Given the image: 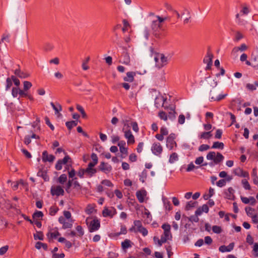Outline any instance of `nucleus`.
I'll return each instance as SVG.
<instances>
[{
  "label": "nucleus",
  "mask_w": 258,
  "mask_h": 258,
  "mask_svg": "<svg viewBox=\"0 0 258 258\" xmlns=\"http://www.w3.org/2000/svg\"><path fill=\"white\" fill-rule=\"evenodd\" d=\"M158 116L161 119H163L165 121L167 120V115L166 113L163 111H160L159 112Z\"/></svg>",
  "instance_id": "nucleus-46"
},
{
  "label": "nucleus",
  "mask_w": 258,
  "mask_h": 258,
  "mask_svg": "<svg viewBox=\"0 0 258 258\" xmlns=\"http://www.w3.org/2000/svg\"><path fill=\"white\" fill-rule=\"evenodd\" d=\"M234 173L238 176L247 177L249 176V174L247 172L244 171L240 167L236 168L234 171Z\"/></svg>",
  "instance_id": "nucleus-15"
},
{
  "label": "nucleus",
  "mask_w": 258,
  "mask_h": 258,
  "mask_svg": "<svg viewBox=\"0 0 258 258\" xmlns=\"http://www.w3.org/2000/svg\"><path fill=\"white\" fill-rule=\"evenodd\" d=\"M9 248V246L8 245H5L4 246L0 248V255H4L6 253Z\"/></svg>",
  "instance_id": "nucleus-60"
},
{
  "label": "nucleus",
  "mask_w": 258,
  "mask_h": 258,
  "mask_svg": "<svg viewBox=\"0 0 258 258\" xmlns=\"http://www.w3.org/2000/svg\"><path fill=\"white\" fill-rule=\"evenodd\" d=\"M163 202L166 210L170 211L172 209V206L170 201L165 198L163 199Z\"/></svg>",
  "instance_id": "nucleus-29"
},
{
  "label": "nucleus",
  "mask_w": 258,
  "mask_h": 258,
  "mask_svg": "<svg viewBox=\"0 0 258 258\" xmlns=\"http://www.w3.org/2000/svg\"><path fill=\"white\" fill-rule=\"evenodd\" d=\"M49 242L51 241V240L53 238H56L58 236L60 235V233L58 231H56L55 232H48L46 234Z\"/></svg>",
  "instance_id": "nucleus-23"
},
{
  "label": "nucleus",
  "mask_w": 258,
  "mask_h": 258,
  "mask_svg": "<svg viewBox=\"0 0 258 258\" xmlns=\"http://www.w3.org/2000/svg\"><path fill=\"white\" fill-rule=\"evenodd\" d=\"M90 60V57H88L85 60H84L82 64V67L84 70H87L89 69V67L87 64Z\"/></svg>",
  "instance_id": "nucleus-43"
},
{
  "label": "nucleus",
  "mask_w": 258,
  "mask_h": 258,
  "mask_svg": "<svg viewBox=\"0 0 258 258\" xmlns=\"http://www.w3.org/2000/svg\"><path fill=\"white\" fill-rule=\"evenodd\" d=\"M227 96V94H225L224 95H219L217 97L215 98L214 97H212L211 98V101H219L222 99H224L226 96Z\"/></svg>",
  "instance_id": "nucleus-38"
},
{
  "label": "nucleus",
  "mask_w": 258,
  "mask_h": 258,
  "mask_svg": "<svg viewBox=\"0 0 258 258\" xmlns=\"http://www.w3.org/2000/svg\"><path fill=\"white\" fill-rule=\"evenodd\" d=\"M150 28L152 35L157 39H161L162 37V25H160L156 21L153 20L151 22Z\"/></svg>",
  "instance_id": "nucleus-3"
},
{
  "label": "nucleus",
  "mask_w": 258,
  "mask_h": 258,
  "mask_svg": "<svg viewBox=\"0 0 258 258\" xmlns=\"http://www.w3.org/2000/svg\"><path fill=\"white\" fill-rule=\"evenodd\" d=\"M213 58V54L210 52V50H208L206 56L205 57L203 60L204 63L207 64V67L206 68V70L211 69V66H212Z\"/></svg>",
  "instance_id": "nucleus-4"
},
{
  "label": "nucleus",
  "mask_w": 258,
  "mask_h": 258,
  "mask_svg": "<svg viewBox=\"0 0 258 258\" xmlns=\"http://www.w3.org/2000/svg\"><path fill=\"white\" fill-rule=\"evenodd\" d=\"M24 90L27 91L32 86V83L29 81H24Z\"/></svg>",
  "instance_id": "nucleus-40"
},
{
  "label": "nucleus",
  "mask_w": 258,
  "mask_h": 258,
  "mask_svg": "<svg viewBox=\"0 0 258 258\" xmlns=\"http://www.w3.org/2000/svg\"><path fill=\"white\" fill-rule=\"evenodd\" d=\"M249 12V9L246 6H243L242 10L240 11V13L243 15H247Z\"/></svg>",
  "instance_id": "nucleus-58"
},
{
  "label": "nucleus",
  "mask_w": 258,
  "mask_h": 258,
  "mask_svg": "<svg viewBox=\"0 0 258 258\" xmlns=\"http://www.w3.org/2000/svg\"><path fill=\"white\" fill-rule=\"evenodd\" d=\"M98 168L100 171L104 172L105 173H108L112 170L111 166L104 162H101L99 165Z\"/></svg>",
  "instance_id": "nucleus-7"
},
{
  "label": "nucleus",
  "mask_w": 258,
  "mask_h": 258,
  "mask_svg": "<svg viewBox=\"0 0 258 258\" xmlns=\"http://www.w3.org/2000/svg\"><path fill=\"white\" fill-rule=\"evenodd\" d=\"M158 56L160 61V63H156V67L161 68L167 64V58L163 54H158Z\"/></svg>",
  "instance_id": "nucleus-13"
},
{
  "label": "nucleus",
  "mask_w": 258,
  "mask_h": 258,
  "mask_svg": "<svg viewBox=\"0 0 258 258\" xmlns=\"http://www.w3.org/2000/svg\"><path fill=\"white\" fill-rule=\"evenodd\" d=\"M50 105L52 106V108L55 111V114H58V116L59 117L60 115H61V114L59 113L60 111L62 110L61 106L59 104H57V107L54 104V103L52 102L50 103Z\"/></svg>",
  "instance_id": "nucleus-24"
},
{
  "label": "nucleus",
  "mask_w": 258,
  "mask_h": 258,
  "mask_svg": "<svg viewBox=\"0 0 258 258\" xmlns=\"http://www.w3.org/2000/svg\"><path fill=\"white\" fill-rule=\"evenodd\" d=\"M130 62V58L129 54L127 52H124L123 54V60L122 63L128 64Z\"/></svg>",
  "instance_id": "nucleus-28"
},
{
  "label": "nucleus",
  "mask_w": 258,
  "mask_h": 258,
  "mask_svg": "<svg viewBox=\"0 0 258 258\" xmlns=\"http://www.w3.org/2000/svg\"><path fill=\"white\" fill-rule=\"evenodd\" d=\"M226 183V179H222L219 180L218 182H216V184L218 186L220 187H222L224 186Z\"/></svg>",
  "instance_id": "nucleus-50"
},
{
  "label": "nucleus",
  "mask_w": 258,
  "mask_h": 258,
  "mask_svg": "<svg viewBox=\"0 0 258 258\" xmlns=\"http://www.w3.org/2000/svg\"><path fill=\"white\" fill-rule=\"evenodd\" d=\"M43 213L41 211H36L32 215V218L35 219L36 218L42 219L43 217Z\"/></svg>",
  "instance_id": "nucleus-30"
},
{
  "label": "nucleus",
  "mask_w": 258,
  "mask_h": 258,
  "mask_svg": "<svg viewBox=\"0 0 258 258\" xmlns=\"http://www.w3.org/2000/svg\"><path fill=\"white\" fill-rule=\"evenodd\" d=\"M50 193L52 196H59L60 195L63 196L64 194L63 189L60 185H57L56 186H52L50 190Z\"/></svg>",
  "instance_id": "nucleus-6"
},
{
  "label": "nucleus",
  "mask_w": 258,
  "mask_h": 258,
  "mask_svg": "<svg viewBox=\"0 0 258 258\" xmlns=\"http://www.w3.org/2000/svg\"><path fill=\"white\" fill-rule=\"evenodd\" d=\"M91 158L92 160V162H93L94 163H96V164L98 163V158L97 155L95 153H92V154L91 155Z\"/></svg>",
  "instance_id": "nucleus-63"
},
{
  "label": "nucleus",
  "mask_w": 258,
  "mask_h": 258,
  "mask_svg": "<svg viewBox=\"0 0 258 258\" xmlns=\"http://www.w3.org/2000/svg\"><path fill=\"white\" fill-rule=\"evenodd\" d=\"M209 212V207L207 205L204 204L202 207H200L196 211L195 214L197 215H201L203 212L207 213Z\"/></svg>",
  "instance_id": "nucleus-19"
},
{
  "label": "nucleus",
  "mask_w": 258,
  "mask_h": 258,
  "mask_svg": "<svg viewBox=\"0 0 258 258\" xmlns=\"http://www.w3.org/2000/svg\"><path fill=\"white\" fill-rule=\"evenodd\" d=\"M246 240V242L250 245H251L253 243V238L249 234L247 235Z\"/></svg>",
  "instance_id": "nucleus-62"
},
{
  "label": "nucleus",
  "mask_w": 258,
  "mask_h": 258,
  "mask_svg": "<svg viewBox=\"0 0 258 258\" xmlns=\"http://www.w3.org/2000/svg\"><path fill=\"white\" fill-rule=\"evenodd\" d=\"M127 233L126 228L125 225H121L120 228V231L117 234V235L120 234H125Z\"/></svg>",
  "instance_id": "nucleus-57"
},
{
  "label": "nucleus",
  "mask_w": 258,
  "mask_h": 258,
  "mask_svg": "<svg viewBox=\"0 0 258 258\" xmlns=\"http://www.w3.org/2000/svg\"><path fill=\"white\" fill-rule=\"evenodd\" d=\"M224 144L222 142H215L213 143V145L212 147V149H223L224 148Z\"/></svg>",
  "instance_id": "nucleus-32"
},
{
  "label": "nucleus",
  "mask_w": 258,
  "mask_h": 258,
  "mask_svg": "<svg viewBox=\"0 0 258 258\" xmlns=\"http://www.w3.org/2000/svg\"><path fill=\"white\" fill-rule=\"evenodd\" d=\"M45 123L50 128L52 131H54V127L50 122L49 118L47 116H45L44 118Z\"/></svg>",
  "instance_id": "nucleus-47"
},
{
  "label": "nucleus",
  "mask_w": 258,
  "mask_h": 258,
  "mask_svg": "<svg viewBox=\"0 0 258 258\" xmlns=\"http://www.w3.org/2000/svg\"><path fill=\"white\" fill-rule=\"evenodd\" d=\"M234 246V243L233 242H232V243H230L228 246H225V245H223L220 246L219 249V251L222 252H226V251H230L233 249Z\"/></svg>",
  "instance_id": "nucleus-18"
},
{
  "label": "nucleus",
  "mask_w": 258,
  "mask_h": 258,
  "mask_svg": "<svg viewBox=\"0 0 258 258\" xmlns=\"http://www.w3.org/2000/svg\"><path fill=\"white\" fill-rule=\"evenodd\" d=\"M31 138L30 136H29V135L25 136V137L24 138V144L28 146L31 142Z\"/></svg>",
  "instance_id": "nucleus-52"
},
{
  "label": "nucleus",
  "mask_w": 258,
  "mask_h": 258,
  "mask_svg": "<svg viewBox=\"0 0 258 258\" xmlns=\"http://www.w3.org/2000/svg\"><path fill=\"white\" fill-rule=\"evenodd\" d=\"M97 172L96 168H87L85 169H82V177L83 175H86L87 177H92Z\"/></svg>",
  "instance_id": "nucleus-8"
},
{
  "label": "nucleus",
  "mask_w": 258,
  "mask_h": 258,
  "mask_svg": "<svg viewBox=\"0 0 258 258\" xmlns=\"http://www.w3.org/2000/svg\"><path fill=\"white\" fill-rule=\"evenodd\" d=\"M73 180H74V179H70L67 183L66 190L67 192L68 193L70 192L69 189L73 185Z\"/></svg>",
  "instance_id": "nucleus-41"
},
{
  "label": "nucleus",
  "mask_w": 258,
  "mask_h": 258,
  "mask_svg": "<svg viewBox=\"0 0 258 258\" xmlns=\"http://www.w3.org/2000/svg\"><path fill=\"white\" fill-rule=\"evenodd\" d=\"M124 137L127 139L128 144H133L135 143V138L134 136L132 135L130 130L125 131L124 132Z\"/></svg>",
  "instance_id": "nucleus-16"
},
{
  "label": "nucleus",
  "mask_w": 258,
  "mask_h": 258,
  "mask_svg": "<svg viewBox=\"0 0 258 258\" xmlns=\"http://www.w3.org/2000/svg\"><path fill=\"white\" fill-rule=\"evenodd\" d=\"M19 88L18 87H13L12 90V95L14 97H16L19 94Z\"/></svg>",
  "instance_id": "nucleus-54"
},
{
  "label": "nucleus",
  "mask_w": 258,
  "mask_h": 258,
  "mask_svg": "<svg viewBox=\"0 0 258 258\" xmlns=\"http://www.w3.org/2000/svg\"><path fill=\"white\" fill-rule=\"evenodd\" d=\"M138 231L141 233L144 236H145L148 234V230L144 227H142L140 229H138Z\"/></svg>",
  "instance_id": "nucleus-59"
},
{
  "label": "nucleus",
  "mask_w": 258,
  "mask_h": 258,
  "mask_svg": "<svg viewBox=\"0 0 258 258\" xmlns=\"http://www.w3.org/2000/svg\"><path fill=\"white\" fill-rule=\"evenodd\" d=\"M12 85L13 82L11 81V80L10 79V78H8L6 79V90H8L12 87Z\"/></svg>",
  "instance_id": "nucleus-51"
},
{
  "label": "nucleus",
  "mask_w": 258,
  "mask_h": 258,
  "mask_svg": "<svg viewBox=\"0 0 258 258\" xmlns=\"http://www.w3.org/2000/svg\"><path fill=\"white\" fill-rule=\"evenodd\" d=\"M178 159V156L177 154L174 152L170 155L169 161L170 163H174L175 161H177Z\"/></svg>",
  "instance_id": "nucleus-31"
},
{
  "label": "nucleus",
  "mask_w": 258,
  "mask_h": 258,
  "mask_svg": "<svg viewBox=\"0 0 258 258\" xmlns=\"http://www.w3.org/2000/svg\"><path fill=\"white\" fill-rule=\"evenodd\" d=\"M59 209L57 207L51 206L49 209V215L54 216L58 212Z\"/></svg>",
  "instance_id": "nucleus-36"
},
{
  "label": "nucleus",
  "mask_w": 258,
  "mask_h": 258,
  "mask_svg": "<svg viewBox=\"0 0 258 258\" xmlns=\"http://www.w3.org/2000/svg\"><path fill=\"white\" fill-rule=\"evenodd\" d=\"M162 147L160 143L154 144L152 147V152L156 155L160 154L162 152Z\"/></svg>",
  "instance_id": "nucleus-12"
},
{
  "label": "nucleus",
  "mask_w": 258,
  "mask_h": 258,
  "mask_svg": "<svg viewBox=\"0 0 258 258\" xmlns=\"http://www.w3.org/2000/svg\"><path fill=\"white\" fill-rule=\"evenodd\" d=\"M198 216L199 215H197L196 214H195V215H192L188 218V220H189V221H190L192 222H198L199 221V218H198Z\"/></svg>",
  "instance_id": "nucleus-53"
},
{
  "label": "nucleus",
  "mask_w": 258,
  "mask_h": 258,
  "mask_svg": "<svg viewBox=\"0 0 258 258\" xmlns=\"http://www.w3.org/2000/svg\"><path fill=\"white\" fill-rule=\"evenodd\" d=\"M116 214V211L114 208L112 210H109L107 208H105L102 211V215L104 217H110L112 218Z\"/></svg>",
  "instance_id": "nucleus-11"
},
{
  "label": "nucleus",
  "mask_w": 258,
  "mask_h": 258,
  "mask_svg": "<svg viewBox=\"0 0 258 258\" xmlns=\"http://www.w3.org/2000/svg\"><path fill=\"white\" fill-rule=\"evenodd\" d=\"M147 171L145 169L142 171V172L141 173V174L140 175V180L142 182L144 183L145 181V179L147 178Z\"/></svg>",
  "instance_id": "nucleus-37"
},
{
  "label": "nucleus",
  "mask_w": 258,
  "mask_h": 258,
  "mask_svg": "<svg viewBox=\"0 0 258 258\" xmlns=\"http://www.w3.org/2000/svg\"><path fill=\"white\" fill-rule=\"evenodd\" d=\"M37 175L42 177L45 181H48L49 180V176L47 175V170H43L42 168L39 169Z\"/></svg>",
  "instance_id": "nucleus-14"
},
{
  "label": "nucleus",
  "mask_w": 258,
  "mask_h": 258,
  "mask_svg": "<svg viewBox=\"0 0 258 258\" xmlns=\"http://www.w3.org/2000/svg\"><path fill=\"white\" fill-rule=\"evenodd\" d=\"M168 117L169 118L172 119L175 118V114L176 112L175 111V108L171 107L170 111L169 112Z\"/></svg>",
  "instance_id": "nucleus-39"
},
{
  "label": "nucleus",
  "mask_w": 258,
  "mask_h": 258,
  "mask_svg": "<svg viewBox=\"0 0 258 258\" xmlns=\"http://www.w3.org/2000/svg\"><path fill=\"white\" fill-rule=\"evenodd\" d=\"M242 183L243 185V187L245 189L249 190L250 189V186L248 182L246 180L244 179L242 180Z\"/></svg>",
  "instance_id": "nucleus-56"
},
{
  "label": "nucleus",
  "mask_w": 258,
  "mask_h": 258,
  "mask_svg": "<svg viewBox=\"0 0 258 258\" xmlns=\"http://www.w3.org/2000/svg\"><path fill=\"white\" fill-rule=\"evenodd\" d=\"M175 135L173 133H171L169 135V136L166 139V146L169 149V150H172L174 146H176V143L175 141Z\"/></svg>",
  "instance_id": "nucleus-5"
},
{
  "label": "nucleus",
  "mask_w": 258,
  "mask_h": 258,
  "mask_svg": "<svg viewBox=\"0 0 258 258\" xmlns=\"http://www.w3.org/2000/svg\"><path fill=\"white\" fill-rule=\"evenodd\" d=\"M245 210L246 212V214L249 216H253V212L254 211V209L251 207H246L245 208Z\"/></svg>",
  "instance_id": "nucleus-42"
},
{
  "label": "nucleus",
  "mask_w": 258,
  "mask_h": 258,
  "mask_svg": "<svg viewBox=\"0 0 258 258\" xmlns=\"http://www.w3.org/2000/svg\"><path fill=\"white\" fill-rule=\"evenodd\" d=\"M67 180V176L66 174H61L57 179V182L63 184Z\"/></svg>",
  "instance_id": "nucleus-34"
},
{
  "label": "nucleus",
  "mask_w": 258,
  "mask_h": 258,
  "mask_svg": "<svg viewBox=\"0 0 258 258\" xmlns=\"http://www.w3.org/2000/svg\"><path fill=\"white\" fill-rule=\"evenodd\" d=\"M163 235L168 239H171L172 237L170 230L164 231Z\"/></svg>",
  "instance_id": "nucleus-64"
},
{
  "label": "nucleus",
  "mask_w": 258,
  "mask_h": 258,
  "mask_svg": "<svg viewBox=\"0 0 258 258\" xmlns=\"http://www.w3.org/2000/svg\"><path fill=\"white\" fill-rule=\"evenodd\" d=\"M146 196V191L145 190H138L136 192L137 198L140 203L144 201V197Z\"/></svg>",
  "instance_id": "nucleus-17"
},
{
  "label": "nucleus",
  "mask_w": 258,
  "mask_h": 258,
  "mask_svg": "<svg viewBox=\"0 0 258 258\" xmlns=\"http://www.w3.org/2000/svg\"><path fill=\"white\" fill-rule=\"evenodd\" d=\"M206 157L208 160H211L213 161V162H211L209 164L211 166H213L214 165V164H219L220 162L223 161L224 158V156L220 153L217 152L216 156L215 152L213 151L210 152L207 155Z\"/></svg>",
  "instance_id": "nucleus-2"
},
{
  "label": "nucleus",
  "mask_w": 258,
  "mask_h": 258,
  "mask_svg": "<svg viewBox=\"0 0 258 258\" xmlns=\"http://www.w3.org/2000/svg\"><path fill=\"white\" fill-rule=\"evenodd\" d=\"M18 69H16L14 72L16 76L21 79H26L30 76V74L28 73L21 71L20 69L19 65H18Z\"/></svg>",
  "instance_id": "nucleus-10"
},
{
  "label": "nucleus",
  "mask_w": 258,
  "mask_h": 258,
  "mask_svg": "<svg viewBox=\"0 0 258 258\" xmlns=\"http://www.w3.org/2000/svg\"><path fill=\"white\" fill-rule=\"evenodd\" d=\"M132 246V243L130 240L128 239H125L121 242V248L123 250H125L126 249L131 247Z\"/></svg>",
  "instance_id": "nucleus-22"
},
{
  "label": "nucleus",
  "mask_w": 258,
  "mask_h": 258,
  "mask_svg": "<svg viewBox=\"0 0 258 258\" xmlns=\"http://www.w3.org/2000/svg\"><path fill=\"white\" fill-rule=\"evenodd\" d=\"M86 223L90 232L98 230L100 227V221L96 217H88L86 220Z\"/></svg>",
  "instance_id": "nucleus-1"
},
{
  "label": "nucleus",
  "mask_w": 258,
  "mask_h": 258,
  "mask_svg": "<svg viewBox=\"0 0 258 258\" xmlns=\"http://www.w3.org/2000/svg\"><path fill=\"white\" fill-rule=\"evenodd\" d=\"M65 155L66 156L62 159H59V161H60L61 163L64 165L67 164L68 162H72V159L71 157L68 155H67V154Z\"/></svg>",
  "instance_id": "nucleus-33"
},
{
  "label": "nucleus",
  "mask_w": 258,
  "mask_h": 258,
  "mask_svg": "<svg viewBox=\"0 0 258 258\" xmlns=\"http://www.w3.org/2000/svg\"><path fill=\"white\" fill-rule=\"evenodd\" d=\"M167 100L166 98H164L162 96H157L155 98V105L156 107L162 104V106L165 109H168L169 107L167 106L164 105L165 102Z\"/></svg>",
  "instance_id": "nucleus-9"
},
{
  "label": "nucleus",
  "mask_w": 258,
  "mask_h": 258,
  "mask_svg": "<svg viewBox=\"0 0 258 258\" xmlns=\"http://www.w3.org/2000/svg\"><path fill=\"white\" fill-rule=\"evenodd\" d=\"M21 151L23 153V154L24 155V156L26 157L27 159H30L32 157V155L31 153L28 152L26 149H22Z\"/></svg>",
  "instance_id": "nucleus-48"
},
{
  "label": "nucleus",
  "mask_w": 258,
  "mask_h": 258,
  "mask_svg": "<svg viewBox=\"0 0 258 258\" xmlns=\"http://www.w3.org/2000/svg\"><path fill=\"white\" fill-rule=\"evenodd\" d=\"M234 190L231 187L228 188L227 191L225 192L226 198L229 200H234L235 196L234 195Z\"/></svg>",
  "instance_id": "nucleus-21"
},
{
  "label": "nucleus",
  "mask_w": 258,
  "mask_h": 258,
  "mask_svg": "<svg viewBox=\"0 0 258 258\" xmlns=\"http://www.w3.org/2000/svg\"><path fill=\"white\" fill-rule=\"evenodd\" d=\"M210 148V146L206 144H202L199 148V151L200 152H203L209 150Z\"/></svg>",
  "instance_id": "nucleus-45"
},
{
  "label": "nucleus",
  "mask_w": 258,
  "mask_h": 258,
  "mask_svg": "<svg viewBox=\"0 0 258 258\" xmlns=\"http://www.w3.org/2000/svg\"><path fill=\"white\" fill-rule=\"evenodd\" d=\"M136 73L134 72H129L126 73V76L124 77L123 80L124 81L132 82L134 80V77Z\"/></svg>",
  "instance_id": "nucleus-20"
},
{
  "label": "nucleus",
  "mask_w": 258,
  "mask_h": 258,
  "mask_svg": "<svg viewBox=\"0 0 258 258\" xmlns=\"http://www.w3.org/2000/svg\"><path fill=\"white\" fill-rule=\"evenodd\" d=\"M101 184L105 185L106 186H109V187H111V186H113V184H112V183L110 180H109L108 179L103 180L101 181Z\"/></svg>",
  "instance_id": "nucleus-55"
},
{
  "label": "nucleus",
  "mask_w": 258,
  "mask_h": 258,
  "mask_svg": "<svg viewBox=\"0 0 258 258\" xmlns=\"http://www.w3.org/2000/svg\"><path fill=\"white\" fill-rule=\"evenodd\" d=\"M212 230L213 232L219 234L222 232V228L219 226L215 225L212 227Z\"/></svg>",
  "instance_id": "nucleus-44"
},
{
  "label": "nucleus",
  "mask_w": 258,
  "mask_h": 258,
  "mask_svg": "<svg viewBox=\"0 0 258 258\" xmlns=\"http://www.w3.org/2000/svg\"><path fill=\"white\" fill-rule=\"evenodd\" d=\"M78 120H72L66 122V125L69 131H71L73 127L77 125Z\"/></svg>",
  "instance_id": "nucleus-26"
},
{
  "label": "nucleus",
  "mask_w": 258,
  "mask_h": 258,
  "mask_svg": "<svg viewBox=\"0 0 258 258\" xmlns=\"http://www.w3.org/2000/svg\"><path fill=\"white\" fill-rule=\"evenodd\" d=\"M69 177V178H72L74 179H77L76 177L74 178L76 175V171L74 169L72 168L71 171H68Z\"/></svg>",
  "instance_id": "nucleus-49"
},
{
  "label": "nucleus",
  "mask_w": 258,
  "mask_h": 258,
  "mask_svg": "<svg viewBox=\"0 0 258 258\" xmlns=\"http://www.w3.org/2000/svg\"><path fill=\"white\" fill-rule=\"evenodd\" d=\"M36 233H34L33 237L34 240H43L44 239V234L42 231H37L36 230Z\"/></svg>",
  "instance_id": "nucleus-25"
},
{
  "label": "nucleus",
  "mask_w": 258,
  "mask_h": 258,
  "mask_svg": "<svg viewBox=\"0 0 258 258\" xmlns=\"http://www.w3.org/2000/svg\"><path fill=\"white\" fill-rule=\"evenodd\" d=\"M212 136L211 132H204L201 135L200 138L201 139H209Z\"/></svg>",
  "instance_id": "nucleus-35"
},
{
  "label": "nucleus",
  "mask_w": 258,
  "mask_h": 258,
  "mask_svg": "<svg viewBox=\"0 0 258 258\" xmlns=\"http://www.w3.org/2000/svg\"><path fill=\"white\" fill-rule=\"evenodd\" d=\"M48 157V152L46 150L43 151L42 153V161L43 162H47V159Z\"/></svg>",
  "instance_id": "nucleus-61"
},
{
  "label": "nucleus",
  "mask_w": 258,
  "mask_h": 258,
  "mask_svg": "<svg viewBox=\"0 0 258 258\" xmlns=\"http://www.w3.org/2000/svg\"><path fill=\"white\" fill-rule=\"evenodd\" d=\"M197 203H198L197 202H193V201H189V202H187L185 206V210L186 211L190 210L192 208L196 207Z\"/></svg>",
  "instance_id": "nucleus-27"
}]
</instances>
